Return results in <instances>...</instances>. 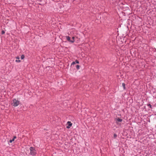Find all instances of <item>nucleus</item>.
I'll list each match as a JSON object with an SVG mask.
<instances>
[{
  "label": "nucleus",
  "instance_id": "nucleus-1",
  "mask_svg": "<svg viewBox=\"0 0 156 156\" xmlns=\"http://www.w3.org/2000/svg\"><path fill=\"white\" fill-rule=\"evenodd\" d=\"M12 103V105L16 107L18 106L20 103V101L17 100L16 99H14L13 100Z\"/></svg>",
  "mask_w": 156,
  "mask_h": 156
},
{
  "label": "nucleus",
  "instance_id": "nucleus-2",
  "mask_svg": "<svg viewBox=\"0 0 156 156\" xmlns=\"http://www.w3.org/2000/svg\"><path fill=\"white\" fill-rule=\"evenodd\" d=\"M30 154L33 156L35 155L36 153V151L35 148L33 147H30Z\"/></svg>",
  "mask_w": 156,
  "mask_h": 156
},
{
  "label": "nucleus",
  "instance_id": "nucleus-3",
  "mask_svg": "<svg viewBox=\"0 0 156 156\" xmlns=\"http://www.w3.org/2000/svg\"><path fill=\"white\" fill-rule=\"evenodd\" d=\"M67 124H68V125L66 126V127L67 129L70 128V127L72 126V124L70 121H68L67 122Z\"/></svg>",
  "mask_w": 156,
  "mask_h": 156
},
{
  "label": "nucleus",
  "instance_id": "nucleus-4",
  "mask_svg": "<svg viewBox=\"0 0 156 156\" xmlns=\"http://www.w3.org/2000/svg\"><path fill=\"white\" fill-rule=\"evenodd\" d=\"M66 38L67 41H69V42H70L71 43H73L74 42V41H71L70 40V37L69 36H66Z\"/></svg>",
  "mask_w": 156,
  "mask_h": 156
},
{
  "label": "nucleus",
  "instance_id": "nucleus-5",
  "mask_svg": "<svg viewBox=\"0 0 156 156\" xmlns=\"http://www.w3.org/2000/svg\"><path fill=\"white\" fill-rule=\"evenodd\" d=\"M117 120L119 122H121L122 121V119L119 118H118L117 119Z\"/></svg>",
  "mask_w": 156,
  "mask_h": 156
},
{
  "label": "nucleus",
  "instance_id": "nucleus-6",
  "mask_svg": "<svg viewBox=\"0 0 156 156\" xmlns=\"http://www.w3.org/2000/svg\"><path fill=\"white\" fill-rule=\"evenodd\" d=\"M122 86L123 87L124 89H125L126 87H125V84L124 83H122Z\"/></svg>",
  "mask_w": 156,
  "mask_h": 156
},
{
  "label": "nucleus",
  "instance_id": "nucleus-7",
  "mask_svg": "<svg viewBox=\"0 0 156 156\" xmlns=\"http://www.w3.org/2000/svg\"><path fill=\"white\" fill-rule=\"evenodd\" d=\"M147 106L149 107L150 108H152V106L150 104H147Z\"/></svg>",
  "mask_w": 156,
  "mask_h": 156
},
{
  "label": "nucleus",
  "instance_id": "nucleus-8",
  "mask_svg": "<svg viewBox=\"0 0 156 156\" xmlns=\"http://www.w3.org/2000/svg\"><path fill=\"white\" fill-rule=\"evenodd\" d=\"M76 67L77 69H80V66L79 65H78L76 66Z\"/></svg>",
  "mask_w": 156,
  "mask_h": 156
},
{
  "label": "nucleus",
  "instance_id": "nucleus-9",
  "mask_svg": "<svg viewBox=\"0 0 156 156\" xmlns=\"http://www.w3.org/2000/svg\"><path fill=\"white\" fill-rule=\"evenodd\" d=\"M24 57H25V56L24 55H22L21 56V59H23L24 58Z\"/></svg>",
  "mask_w": 156,
  "mask_h": 156
},
{
  "label": "nucleus",
  "instance_id": "nucleus-10",
  "mask_svg": "<svg viewBox=\"0 0 156 156\" xmlns=\"http://www.w3.org/2000/svg\"><path fill=\"white\" fill-rule=\"evenodd\" d=\"M14 139H11V140H9V142L10 143H12V141H14Z\"/></svg>",
  "mask_w": 156,
  "mask_h": 156
},
{
  "label": "nucleus",
  "instance_id": "nucleus-11",
  "mask_svg": "<svg viewBox=\"0 0 156 156\" xmlns=\"http://www.w3.org/2000/svg\"><path fill=\"white\" fill-rule=\"evenodd\" d=\"M76 64V62H73L71 63V65H74Z\"/></svg>",
  "mask_w": 156,
  "mask_h": 156
},
{
  "label": "nucleus",
  "instance_id": "nucleus-12",
  "mask_svg": "<svg viewBox=\"0 0 156 156\" xmlns=\"http://www.w3.org/2000/svg\"><path fill=\"white\" fill-rule=\"evenodd\" d=\"M75 62H76V63H77V64L79 63V61L77 60H76Z\"/></svg>",
  "mask_w": 156,
  "mask_h": 156
},
{
  "label": "nucleus",
  "instance_id": "nucleus-13",
  "mask_svg": "<svg viewBox=\"0 0 156 156\" xmlns=\"http://www.w3.org/2000/svg\"><path fill=\"white\" fill-rule=\"evenodd\" d=\"M72 40L71 41H74V42H75V40H74L75 37H72Z\"/></svg>",
  "mask_w": 156,
  "mask_h": 156
},
{
  "label": "nucleus",
  "instance_id": "nucleus-14",
  "mask_svg": "<svg viewBox=\"0 0 156 156\" xmlns=\"http://www.w3.org/2000/svg\"><path fill=\"white\" fill-rule=\"evenodd\" d=\"M5 33V31L4 30H2V34H4Z\"/></svg>",
  "mask_w": 156,
  "mask_h": 156
},
{
  "label": "nucleus",
  "instance_id": "nucleus-15",
  "mask_svg": "<svg viewBox=\"0 0 156 156\" xmlns=\"http://www.w3.org/2000/svg\"><path fill=\"white\" fill-rule=\"evenodd\" d=\"M16 61L17 62H20V60H16Z\"/></svg>",
  "mask_w": 156,
  "mask_h": 156
},
{
  "label": "nucleus",
  "instance_id": "nucleus-16",
  "mask_svg": "<svg viewBox=\"0 0 156 156\" xmlns=\"http://www.w3.org/2000/svg\"><path fill=\"white\" fill-rule=\"evenodd\" d=\"M117 135H116V134H114V137H115V138H116V137H117Z\"/></svg>",
  "mask_w": 156,
  "mask_h": 156
},
{
  "label": "nucleus",
  "instance_id": "nucleus-17",
  "mask_svg": "<svg viewBox=\"0 0 156 156\" xmlns=\"http://www.w3.org/2000/svg\"><path fill=\"white\" fill-rule=\"evenodd\" d=\"M16 138V136H14L13 139H14H14H15Z\"/></svg>",
  "mask_w": 156,
  "mask_h": 156
},
{
  "label": "nucleus",
  "instance_id": "nucleus-18",
  "mask_svg": "<svg viewBox=\"0 0 156 156\" xmlns=\"http://www.w3.org/2000/svg\"><path fill=\"white\" fill-rule=\"evenodd\" d=\"M16 58L17 59H19L20 58L18 56L16 57Z\"/></svg>",
  "mask_w": 156,
  "mask_h": 156
}]
</instances>
